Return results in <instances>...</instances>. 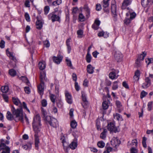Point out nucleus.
Here are the masks:
<instances>
[{"label":"nucleus","mask_w":153,"mask_h":153,"mask_svg":"<svg viewBox=\"0 0 153 153\" xmlns=\"http://www.w3.org/2000/svg\"><path fill=\"white\" fill-rule=\"evenodd\" d=\"M115 104L118 108H120L122 106V105L121 102L119 100H116L115 102Z\"/></svg>","instance_id":"obj_49"},{"label":"nucleus","mask_w":153,"mask_h":153,"mask_svg":"<svg viewBox=\"0 0 153 153\" xmlns=\"http://www.w3.org/2000/svg\"><path fill=\"white\" fill-rule=\"evenodd\" d=\"M61 140H62V143H63V146L64 147V149L67 152H68V149L70 148L72 149H74L77 147V142L76 139H74L71 143L68 146H65V144L66 143V142L65 140V138L64 137H62L61 138Z\"/></svg>","instance_id":"obj_3"},{"label":"nucleus","mask_w":153,"mask_h":153,"mask_svg":"<svg viewBox=\"0 0 153 153\" xmlns=\"http://www.w3.org/2000/svg\"><path fill=\"white\" fill-rule=\"evenodd\" d=\"M22 147L24 149L26 150L29 148H30V149L31 148V144H30L29 146H28L27 145H23Z\"/></svg>","instance_id":"obj_58"},{"label":"nucleus","mask_w":153,"mask_h":153,"mask_svg":"<svg viewBox=\"0 0 153 153\" xmlns=\"http://www.w3.org/2000/svg\"><path fill=\"white\" fill-rule=\"evenodd\" d=\"M23 107L24 109H26V110L29 113L30 112V110L27 107L26 104L25 102H23V105H22V108Z\"/></svg>","instance_id":"obj_48"},{"label":"nucleus","mask_w":153,"mask_h":153,"mask_svg":"<svg viewBox=\"0 0 153 153\" xmlns=\"http://www.w3.org/2000/svg\"><path fill=\"white\" fill-rule=\"evenodd\" d=\"M44 86V82H40V84L38 86V92L40 95L42 96L43 94Z\"/></svg>","instance_id":"obj_13"},{"label":"nucleus","mask_w":153,"mask_h":153,"mask_svg":"<svg viewBox=\"0 0 153 153\" xmlns=\"http://www.w3.org/2000/svg\"><path fill=\"white\" fill-rule=\"evenodd\" d=\"M50 10V8L48 6H46L44 8V11L45 14L47 15L49 12Z\"/></svg>","instance_id":"obj_47"},{"label":"nucleus","mask_w":153,"mask_h":153,"mask_svg":"<svg viewBox=\"0 0 153 153\" xmlns=\"http://www.w3.org/2000/svg\"><path fill=\"white\" fill-rule=\"evenodd\" d=\"M66 62H67V65L70 67L71 68H73V66L71 63V61L68 59H66Z\"/></svg>","instance_id":"obj_44"},{"label":"nucleus","mask_w":153,"mask_h":153,"mask_svg":"<svg viewBox=\"0 0 153 153\" xmlns=\"http://www.w3.org/2000/svg\"><path fill=\"white\" fill-rule=\"evenodd\" d=\"M0 148L1 149L4 150L1 153H10V149L8 146H7L5 143H2L0 145Z\"/></svg>","instance_id":"obj_11"},{"label":"nucleus","mask_w":153,"mask_h":153,"mask_svg":"<svg viewBox=\"0 0 153 153\" xmlns=\"http://www.w3.org/2000/svg\"><path fill=\"white\" fill-rule=\"evenodd\" d=\"M99 37L103 36L105 38H107L109 36V33L107 32H100L98 33Z\"/></svg>","instance_id":"obj_20"},{"label":"nucleus","mask_w":153,"mask_h":153,"mask_svg":"<svg viewBox=\"0 0 153 153\" xmlns=\"http://www.w3.org/2000/svg\"><path fill=\"white\" fill-rule=\"evenodd\" d=\"M50 97L51 101L54 103L55 102V96L53 94H51Z\"/></svg>","instance_id":"obj_53"},{"label":"nucleus","mask_w":153,"mask_h":153,"mask_svg":"<svg viewBox=\"0 0 153 153\" xmlns=\"http://www.w3.org/2000/svg\"><path fill=\"white\" fill-rule=\"evenodd\" d=\"M62 3L61 0H56V1H54L51 3V5L52 6H56L57 5H59L60 4Z\"/></svg>","instance_id":"obj_31"},{"label":"nucleus","mask_w":153,"mask_h":153,"mask_svg":"<svg viewBox=\"0 0 153 153\" xmlns=\"http://www.w3.org/2000/svg\"><path fill=\"white\" fill-rule=\"evenodd\" d=\"M102 106L104 109H106L108 108V105L107 101H104L103 102Z\"/></svg>","instance_id":"obj_36"},{"label":"nucleus","mask_w":153,"mask_h":153,"mask_svg":"<svg viewBox=\"0 0 153 153\" xmlns=\"http://www.w3.org/2000/svg\"><path fill=\"white\" fill-rule=\"evenodd\" d=\"M112 148L110 147H108L106 148V150L103 153H110V152L112 150Z\"/></svg>","instance_id":"obj_51"},{"label":"nucleus","mask_w":153,"mask_h":153,"mask_svg":"<svg viewBox=\"0 0 153 153\" xmlns=\"http://www.w3.org/2000/svg\"><path fill=\"white\" fill-rule=\"evenodd\" d=\"M25 17L26 20L27 22H30V16H29V14L27 13H26L25 14Z\"/></svg>","instance_id":"obj_50"},{"label":"nucleus","mask_w":153,"mask_h":153,"mask_svg":"<svg viewBox=\"0 0 153 153\" xmlns=\"http://www.w3.org/2000/svg\"><path fill=\"white\" fill-rule=\"evenodd\" d=\"M131 3V1L130 0H124L122 3L121 6L122 9H125L126 7L129 5Z\"/></svg>","instance_id":"obj_16"},{"label":"nucleus","mask_w":153,"mask_h":153,"mask_svg":"<svg viewBox=\"0 0 153 153\" xmlns=\"http://www.w3.org/2000/svg\"><path fill=\"white\" fill-rule=\"evenodd\" d=\"M44 45L46 47H48L50 46V43L48 40H46L44 42Z\"/></svg>","instance_id":"obj_62"},{"label":"nucleus","mask_w":153,"mask_h":153,"mask_svg":"<svg viewBox=\"0 0 153 153\" xmlns=\"http://www.w3.org/2000/svg\"><path fill=\"white\" fill-rule=\"evenodd\" d=\"M140 75V71L138 70H137L133 77L135 81H138L139 79Z\"/></svg>","instance_id":"obj_23"},{"label":"nucleus","mask_w":153,"mask_h":153,"mask_svg":"<svg viewBox=\"0 0 153 153\" xmlns=\"http://www.w3.org/2000/svg\"><path fill=\"white\" fill-rule=\"evenodd\" d=\"M9 87L7 86H2L1 88V91L3 93H6L8 91Z\"/></svg>","instance_id":"obj_28"},{"label":"nucleus","mask_w":153,"mask_h":153,"mask_svg":"<svg viewBox=\"0 0 153 153\" xmlns=\"http://www.w3.org/2000/svg\"><path fill=\"white\" fill-rule=\"evenodd\" d=\"M98 146L100 148H103L105 146V143L103 141H100L97 143Z\"/></svg>","instance_id":"obj_33"},{"label":"nucleus","mask_w":153,"mask_h":153,"mask_svg":"<svg viewBox=\"0 0 153 153\" xmlns=\"http://www.w3.org/2000/svg\"><path fill=\"white\" fill-rule=\"evenodd\" d=\"M101 4L103 7V9L104 11L107 13H108L109 10L107 8L109 5L108 0H103V1L102 2Z\"/></svg>","instance_id":"obj_9"},{"label":"nucleus","mask_w":153,"mask_h":153,"mask_svg":"<svg viewBox=\"0 0 153 153\" xmlns=\"http://www.w3.org/2000/svg\"><path fill=\"white\" fill-rule=\"evenodd\" d=\"M53 62L59 64L62 60V58L61 57L54 56L53 57Z\"/></svg>","instance_id":"obj_22"},{"label":"nucleus","mask_w":153,"mask_h":153,"mask_svg":"<svg viewBox=\"0 0 153 153\" xmlns=\"http://www.w3.org/2000/svg\"><path fill=\"white\" fill-rule=\"evenodd\" d=\"M153 102L152 101L149 102L148 104V109L149 111H150L152 110Z\"/></svg>","instance_id":"obj_46"},{"label":"nucleus","mask_w":153,"mask_h":153,"mask_svg":"<svg viewBox=\"0 0 153 153\" xmlns=\"http://www.w3.org/2000/svg\"><path fill=\"white\" fill-rule=\"evenodd\" d=\"M57 106L59 108H62L63 105L62 102L60 101H59L56 102Z\"/></svg>","instance_id":"obj_59"},{"label":"nucleus","mask_w":153,"mask_h":153,"mask_svg":"<svg viewBox=\"0 0 153 153\" xmlns=\"http://www.w3.org/2000/svg\"><path fill=\"white\" fill-rule=\"evenodd\" d=\"M49 17H51L52 21L54 22L55 21L59 22L60 21V17L59 15H57L56 14V11L50 13L49 16Z\"/></svg>","instance_id":"obj_6"},{"label":"nucleus","mask_w":153,"mask_h":153,"mask_svg":"<svg viewBox=\"0 0 153 153\" xmlns=\"http://www.w3.org/2000/svg\"><path fill=\"white\" fill-rule=\"evenodd\" d=\"M111 4V12L113 15L114 17V21L117 20V6L115 4V1H113Z\"/></svg>","instance_id":"obj_5"},{"label":"nucleus","mask_w":153,"mask_h":153,"mask_svg":"<svg viewBox=\"0 0 153 153\" xmlns=\"http://www.w3.org/2000/svg\"><path fill=\"white\" fill-rule=\"evenodd\" d=\"M114 119H116L118 120H122V118L120 115L117 113H116L114 115Z\"/></svg>","instance_id":"obj_30"},{"label":"nucleus","mask_w":153,"mask_h":153,"mask_svg":"<svg viewBox=\"0 0 153 153\" xmlns=\"http://www.w3.org/2000/svg\"><path fill=\"white\" fill-rule=\"evenodd\" d=\"M75 88L77 91H78L80 89V87L77 82H75Z\"/></svg>","instance_id":"obj_54"},{"label":"nucleus","mask_w":153,"mask_h":153,"mask_svg":"<svg viewBox=\"0 0 153 153\" xmlns=\"http://www.w3.org/2000/svg\"><path fill=\"white\" fill-rule=\"evenodd\" d=\"M130 19H132L134 18L136 16V14L134 13H130Z\"/></svg>","instance_id":"obj_61"},{"label":"nucleus","mask_w":153,"mask_h":153,"mask_svg":"<svg viewBox=\"0 0 153 153\" xmlns=\"http://www.w3.org/2000/svg\"><path fill=\"white\" fill-rule=\"evenodd\" d=\"M84 9L86 11V16L87 18H88L90 15V10L87 6H85Z\"/></svg>","instance_id":"obj_27"},{"label":"nucleus","mask_w":153,"mask_h":153,"mask_svg":"<svg viewBox=\"0 0 153 153\" xmlns=\"http://www.w3.org/2000/svg\"><path fill=\"white\" fill-rule=\"evenodd\" d=\"M101 6L100 4H97L96 5V10L97 11H100L101 9Z\"/></svg>","instance_id":"obj_64"},{"label":"nucleus","mask_w":153,"mask_h":153,"mask_svg":"<svg viewBox=\"0 0 153 153\" xmlns=\"http://www.w3.org/2000/svg\"><path fill=\"white\" fill-rule=\"evenodd\" d=\"M40 78L41 82H44V80H46V79L45 73L44 72L41 73Z\"/></svg>","instance_id":"obj_24"},{"label":"nucleus","mask_w":153,"mask_h":153,"mask_svg":"<svg viewBox=\"0 0 153 153\" xmlns=\"http://www.w3.org/2000/svg\"><path fill=\"white\" fill-rule=\"evenodd\" d=\"M9 74L12 76H14L16 75V72L13 69H10L9 71Z\"/></svg>","instance_id":"obj_34"},{"label":"nucleus","mask_w":153,"mask_h":153,"mask_svg":"<svg viewBox=\"0 0 153 153\" xmlns=\"http://www.w3.org/2000/svg\"><path fill=\"white\" fill-rule=\"evenodd\" d=\"M135 65L137 67H139L140 66V60L138 59H137L135 62Z\"/></svg>","instance_id":"obj_57"},{"label":"nucleus","mask_w":153,"mask_h":153,"mask_svg":"<svg viewBox=\"0 0 153 153\" xmlns=\"http://www.w3.org/2000/svg\"><path fill=\"white\" fill-rule=\"evenodd\" d=\"M147 65L150 63L153 62V59L152 58H147L145 59Z\"/></svg>","instance_id":"obj_37"},{"label":"nucleus","mask_w":153,"mask_h":153,"mask_svg":"<svg viewBox=\"0 0 153 153\" xmlns=\"http://www.w3.org/2000/svg\"><path fill=\"white\" fill-rule=\"evenodd\" d=\"M147 140L146 138L145 137H143V138L142 143L143 146L144 147L146 148L147 147L146 141Z\"/></svg>","instance_id":"obj_45"},{"label":"nucleus","mask_w":153,"mask_h":153,"mask_svg":"<svg viewBox=\"0 0 153 153\" xmlns=\"http://www.w3.org/2000/svg\"><path fill=\"white\" fill-rule=\"evenodd\" d=\"M83 32L81 30H79L77 31V34L78 35V37L79 38H81L82 37Z\"/></svg>","instance_id":"obj_41"},{"label":"nucleus","mask_w":153,"mask_h":153,"mask_svg":"<svg viewBox=\"0 0 153 153\" xmlns=\"http://www.w3.org/2000/svg\"><path fill=\"white\" fill-rule=\"evenodd\" d=\"M45 121L46 123H48L51 126L56 128L58 125L57 121L56 119L51 117L50 116H48L45 119Z\"/></svg>","instance_id":"obj_4"},{"label":"nucleus","mask_w":153,"mask_h":153,"mask_svg":"<svg viewBox=\"0 0 153 153\" xmlns=\"http://www.w3.org/2000/svg\"><path fill=\"white\" fill-rule=\"evenodd\" d=\"M42 117L43 118L44 120L45 121V119L46 118L47 116V113L46 111L44 110L43 108H42Z\"/></svg>","instance_id":"obj_32"},{"label":"nucleus","mask_w":153,"mask_h":153,"mask_svg":"<svg viewBox=\"0 0 153 153\" xmlns=\"http://www.w3.org/2000/svg\"><path fill=\"white\" fill-rule=\"evenodd\" d=\"M70 39H68L66 41V45L67 47L68 53H70L71 50V48L70 46Z\"/></svg>","instance_id":"obj_26"},{"label":"nucleus","mask_w":153,"mask_h":153,"mask_svg":"<svg viewBox=\"0 0 153 153\" xmlns=\"http://www.w3.org/2000/svg\"><path fill=\"white\" fill-rule=\"evenodd\" d=\"M148 93L144 91H143L140 93V97L141 99L145 97L147 94Z\"/></svg>","instance_id":"obj_43"},{"label":"nucleus","mask_w":153,"mask_h":153,"mask_svg":"<svg viewBox=\"0 0 153 153\" xmlns=\"http://www.w3.org/2000/svg\"><path fill=\"white\" fill-rule=\"evenodd\" d=\"M38 67L41 70H44L45 68L46 64L44 61L40 62L38 64Z\"/></svg>","instance_id":"obj_21"},{"label":"nucleus","mask_w":153,"mask_h":153,"mask_svg":"<svg viewBox=\"0 0 153 153\" xmlns=\"http://www.w3.org/2000/svg\"><path fill=\"white\" fill-rule=\"evenodd\" d=\"M145 82L143 83L142 86V87L144 89L147 88L151 85V81L148 77H146L145 79Z\"/></svg>","instance_id":"obj_8"},{"label":"nucleus","mask_w":153,"mask_h":153,"mask_svg":"<svg viewBox=\"0 0 153 153\" xmlns=\"http://www.w3.org/2000/svg\"><path fill=\"white\" fill-rule=\"evenodd\" d=\"M5 42L3 40H1L0 42V47L1 48H4L5 47Z\"/></svg>","instance_id":"obj_52"},{"label":"nucleus","mask_w":153,"mask_h":153,"mask_svg":"<svg viewBox=\"0 0 153 153\" xmlns=\"http://www.w3.org/2000/svg\"><path fill=\"white\" fill-rule=\"evenodd\" d=\"M37 21L36 23V28L39 29H41L42 26V22L39 20L38 17H36Z\"/></svg>","instance_id":"obj_19"},{"label":"nucleus","mask_w":153,"mask_h":153,"mask_svg":"<svg viewBox=\"0 0 153 153\" xmlns=\"http://www.w3.org/2000/svg\"><path fill=\"white\" fill-rule=\"evenodd\" d=\"M12 101L14 104L16 105H19L20 107H22V103L18 98L13 97Z\"/></svg>","instance_id":"obj_18"},{"label":"nucleus","mask_w":153,"mask_h":153,"mask_svg":"<svg viewBox=\"0 0 153 153\" xmlns=\"http://www.w3.org/2000/svg\"><path fill=\"white\" fill-rule=\"evenodd\" d=\"M33 127L35 133L34 135V141L35 146L36 149H39V144L40 143L38 133L40 130V117L39 114L36 115L33 118L32 123Z\"/></svg>","instance_id":"obj_1"},{"label":"nucleus","mask_w":153,"mask_h":153,"mask_svg":"<svg viewBox=\"0 0 153 153\" xmlns=\"http://www.w3.org/2000/svg\"><path fill=\"white\" fill-rule=\"evenodd\" d=\"M149 4V0H142L141 4L144 7L147 6Z\"/></svg>","instance_id":"obj_39"},{"label":"nucleus","mask_w":153,"mask_h":153,"mask_svg":"<svg viewBox=\"0 0 153 153\" xmlns=\"http://www.w3.org/2000/svg\"><path fill=\"white\" fill-rule=\"evenodd\" d=\"M65 96L67 102L69 104H71L72 102L71 96L68 91H65Z\"/></svg>","instance_id":"obj_15"},{"label":"nucleus","mask_w":153,"mask_h":153,"mask_svg":"<svg viewBox=\"0 0 153 153\" xmlns=\"http://www.w3.org/2000/svg\"><path fill=\"white\" fill-rule=\"evenodd\" d=\"M85 18L84 16L82 13H80L79 15V19L80 21L83 22L85 20Z\"/></svg>","instance_id":"obj_35"},{"label":"nucleus","mask_w":153,"mask_h":153,"mask_svg":"<svg viewBox=\"0 0 153 153\" xmlns=\"http://www.w3.org/2000/svg\"><path fill=\"white\" fill-rule=\"evenodd\" d=\"M11 111L12 114L9 111L7 112L6 117L8 120H14L16 122L21 121L23 122V115L21 107L16 109L13 107L11 108Z\"/></svg>","instance_id":"obj_2"},{"label":"nucleus","mask_w":153,"mask_h":153,"mask_svg":"<svg viewBox=\"0 0 153 153\" xmlns=\"http://www.w3.org/2000/svg\"><path fill=\"white\" fill-rule=\"evenodd\" d=\"M115 59L117 62L122 61L123 58V55L122 53L119 51H116L114 55Z\"/></svg>","instance_id":"obj_10"},{"label":"nucleus","mask_w":153,"mask_h":153,"mask_svg":"<svg viewBox=\"0 0 153 153\" xmlns=\"http://www.w3.org/2000/svg\"><path fill=\"white\" fill-rule=\"evenodd\" d=\"M94 69V68L93 67L91 64H89L87 66V71L89 74H92L93 73Z\"/></svg>","instance_id":"obj_17"},{"label":"nucleus","mask_w":153,"mask_h":153,"mask_svg":"<svg viewBox=\"0 0 153 153\" xmlns=\"http://www.w3.org/2000/svg\"><path fill=\"white\" fill-rule=\"evenodd\" d=\"M108 129L110 131L115 133L117 132V128L115 126L114 124L112 123H110L107 126Z\"/></svg>","instance_id":"obj_7"},{"label":"nucleus","mask_w":153,"mask_h":153,"mask_svg":"<svg viewBox=\"0 0 153 153\" xmlns=\"http://www.w3.org/2000/svg\"><path fill=\"white\" fill-rule=\"evenodd\" d=\"M77 125V123L75 120H73L71 122V126L73 128H75Z\"/></svg>","instance_id":"obj_38"},{"label":"nucleus","mask_w":153,"mask_h":153,"mask_svg":"<svg viewBox=\"0 0 153 153\" xmlns=\"http://www.w3.org/2000/svg\"><path fill=\"white\" fill-rule=\"evenodd\" d=\"M115 142L114 145L115 146H116L117 145H118L120 143V141L118 140L116 138L115 139L113 140V141Z\"/></svg>","instance_id":"obj_55"},{"label":"nucleus","mask_w":153,"mask_h":153,"mask_svg":"<svg viewBox=\"0 0 153 153\" xmlns=\"http://www.w3.org/2000/svg\"><path fill=\"white\" fill-rule=\"evenodd\" d=\"M91 58L92 57L90 53H87L86 56V60L88 63H90L91 62Z\"/></svg>","instance_id":"obj_29"},{"label":"nucleus","mask_w":153,"mask_h":153,"mask_svg":"<svg viewBox=\"0 0 153 153\" xmlns=\"http://www.w3.org/2000/svg\"><path fill=\"white\" fill-rule=\"evenodd\" d=\"M42 104L43 106L45 107L47 104L46 100L45 99L43 100L42 101Z\"/></svg>","instance_id":"obj_56"},{"label":"nucleus","mask_w":153,"mask_h":153,"mask_svg":"<svg viewBox=\"0 0 153 153\" xmlns=\"http://www.w3.org/2000/svg\"><path fill=\"white\" fill-rule=\"evenodd\" d=\"M9 53V56L10 59L13 60L14 61H16V59L14 57V56L13 55V53H11L10 52H8Z\"/></svg>","instance_id":"obj_42"},{"label":"nucleus","mask_w":153,"mask_h":153,"mask_svg":"<svg viewBox=\"0 0 153 153\" xmlns=\"http://www.w3.org/2000/svg\"><path fill=\"white\" fill-rule=\"evenodd\" d=\"M82 104L83 106V107L84 108H86L88 107V102L86 98L85 95L84 94H83L82 93Z\"/></svg>","instance_id":"obj_12"},{"label":"nucleus","mask_w":153,"mask_h":153,"mask_svg":"<svg viewBox=\"0 0 153 153\" xmlns=\"http://www.w3.org/2000/svg\"><path fill=\"white\" fill-rule=\"evenodd\" d=\"M118 73V71L116 70H114V71L110 72L109 74V78L112 79L117 78L119 75H117L116 76V74H117Z\"/></svg>","instance_id":"obj_14"},{"label":"nucleus","mask_w":153,"mask_h":153,"mask_svg":"<svg viewBox=\"0 0 153 153\" xmlns=\"http://www.w3.org/2000/svg\"><path fill=\"white\" fill-rule=\"evenodd\" d=\"M118 81H115L113 82V84L112 87V89L114 90L117 89L118 88V85L117 84Z\"/></svg>","instance_id":"obj_40"},{"label":"nucleus","mask_w":153,"mask_h":153,"mask_svg":"<svg viewBox=\"0 0 153 153\" xmlns=\"http://www.w3.org/2000/svg\"><path fill=\"white\" fill-rule=\"evenodd\" d=\"M2 96L5 101L6 102H7L8 99V96L6 94H2Z\"/></svg>","instance_id":"obj_60"},{"label":"nucleus","mask_w":153,"mask_h":153,"mask_svg":"<svg viewBox=\"0 0 153 153\" xmlns=\"http://www.w3.org/2000/svg\"><path fill=\"white\" fill-rule=\"evenodd\" d=\"M25 91L27 94H29L30 93V88L28 87H25L24 88Z\"/></svg>","instance_id":"obj_63"},{"label":"nucleus","mask_w":153,"mask_h":153,"mask_svg":"<svg viewBox=\"0 0 153 153\" xmlns=\"http://www.w3.org/2000/svg\"><path fill=\"white\" fill-rule=\"evenodd\" d=\"M107 132V130L106 129H103V131L100 134V137L102 139H105L106 137V134Z\"/></svg>","instance_id":"obj_25"}]
</instances>
